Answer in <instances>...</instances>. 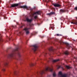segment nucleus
Segmentation results:
<instances>
[{
	"label": "nucleus",
	"mask_w": 77,
	"mask_h": 77,
	"mask_svg": "<svg viewBox=\"0 0 77 77\" xmlns=\"http://www.w3.org/2000/svg\"><path fill=\"white\" fill-rule=\"evenodd\" d=\"M16 51L17 52V53L18 56H20V53H19V51H18V47H17L15 49L13 50L11 53L8 55V58L9 59H12V58H13L14 54H15V53H16L15 52Z\"/></svg>",
	"instance_id": "1"
},
{
	"label": "nucleus",
	"mask_w": 77,
	"mask_h": 77,
	"mask_svg": "<svg viewBox=\"0 0 77 77\" xmlns=\"http://www.w3.org/2000/svg\"><path fill=\"white\" fill-rule=\"evenodd\" d=\"M51 71V72H52L53 71V69H51L50 67H47L45 69V70H42V71L41 72V74H45V71Z\"/></svg>",
	"instance_id": "2"
},
{
	"label": "nucleus",
	"mask_w": 77,
	"mask_h": 77,
	"mask_svg": "<svg viewBox=\"0 0 77 77\" xmlns=\"http://www.w3.org/2000/svg\"><path fill=\"white\" fill-rule=\"evenodd\" d=\"M59 77H67L68 76V74H62L61 72H60L58 74Z\"/></svg>",
	"instance_id": "3"
},
{
	"label": "nucleus",
	"mask_w": 77,
	"mask_h": 77,
	"mask_svg": "<svg viewBox=\"0 0 77 77\" xmlns=\"http://www.w3.org/2000/svg\"><path fill=\"white\" fill-rule=\"evenodd\" d=\"M29 29H30V28H25L24 30L26 33V35H27L30 33V31H29Z\"/></svg>",
	"instance_id": "4"
},
{
	"label": "nucleus",
	"mask_w": 77,
	"mask_h": 77,
	"mask_svg": "<svg viewBox=\"0 0 77 77\" xmlns=\"http://www.w3.org/2000/svg\"><path fill=\"white\" fill-rule=\"evenodd\" d=\"M37 49L38 45H34L32 46V50L34 51V52H35V51L37 50Z\"/></svg>",
	"instance_id": "5"
},
{
	"label": "nucleus",
	"mask_w": 77,
	"mask_h": 77,
	"mask_svg": "<svg viewBox=\"0 0 77 77\" xmlns=\"http://www.w3.org/2000/svg\"><path fill=\"white\" fill-rule=\"evenodd\" d=\"M42 12H41V11H36V12H35L34 13H33L32 14V16H34V15L35 14H38V15H41Z\"/></svg>",
	"instance_id": "6"
},
{
	"label": "nucleus",
	"mask_w": 77,
	"mask_h": 77,
	"mask_svg": "<svg viewBox=\"0 0 77 77\" xmlns=\"http://www.w3.org/2000/svg\"><path fill=\"white\" fill-rule=\"evenodd\" d=\"M20 8H24V9H26L27 10H29V8H28L26 5H24L23 6H20Z\"/></svg>",
	"instance_id": "7"
},
{
	"label": "nucleus",
	"mask_w": 77,
	"mask_h": 77,
	"mask_svg": "<svg viewBox=\"0 0 77 77\" xmlns=\"http://www.w3.org/2000/svg\"><path fill=\"white\" fill-rule=\"evenodd\" d=\"M48 50L50 51H51L52 53L53 54H54L55 53V52L54 51V50H53L52 47H51L50 48H49Z\"/></svg>",
	"instance_id": "8"
},
{
	"label": "nucleus",
	"mask_w": 77,
	"mask_h": 77,
	"mask_svg": "<svg viewBox=\"0 0 77 77\" xmlns=\"http://www.w3.org/2000/svg\"><path fill=\"white\" fill-rule=\"evenodd\" d=\"M18 5H19V4H14L11 5V7L14 8L15 7H17V6H18Z\"/></svg>",
	"instance_id": "9"
},
{
	"label": "nucleus",
	"mask_w": 77,
	"mask_h": 77,
	"mask_svg": "<svg viewBox=\"0 0 77 77\" xmlns=\"http://www.w3.org/2000/svg\"><path fill=\"white\" fill-rule=\"evenodd\" d=\"M65 44H66V47L67 48H68V49H69L70 47H71V46H70V45L67 42L65 43Z\"/></svg>",
	"instance_id": "10"
},
{
	"label": "nucleus",
	"mask_w": 77,
	"mask_h": 77,
	"mask_svg": "<svg viewBox=\"0 0 77 77\" xmlns=\"http://www.w3.org/2000/svg\"><path fill=\"white\" fill-rule=\"evenodd\" d=\"M53 5L55 7H60V6H61V5L58 4H53Z\"/></svg>",
	"instance_id": "11"
},
{
	"label": "nucleus",
	"mask_w": 77,
	"mask_h": 77,
	"mask_svg": "<svg viewBox=\"0 0 77 77\" xmlns=\"http://www.w3.org/2000/svg\"><path fill=\"white\" fill-rule=\"evenodd\" d=\"M26 20L27 22H29V23H31L32 22V19H29V18H28V17H27L26 18Z\"/></svg>",
	"instance_id": "12"
},
{
	"label": "nucleus",
	"mask_w": 77,
	"mask_h": 77,
	"mask_svg": "<svg viewBox=\"0 0 77 77\" xmlns=\"http://www.w3.org/2000/svg\"><path fill=\"white\" fill-rule=\"evenodd\" d=\"M53 14H55V13L54 12H51L50 13L47 14V15L50 16V15H53Z\"/></svg>",
	"instance_id": "13"
},
{
	"label": "nucleus",
	"mask_w": 77,
	"mask_h": 77,
	"mask_svg": "<svg viewBox=\"0 0 77 77\" xmlns=\"http://www.w3.org/2000/svg\"><path fill=\"white\" fill-rule=\"evenodd\" d=\"M66 12V10L64 9H60V13H63Z\"/></svg>",
	"instance_id": "14"
},
{
	"label": "nucleus",
	"mask_w": 77,
	"mask_h": 77,
	"mask_svg": "<svg viewBox=\"0 0 77 77\" xmlns=\"http://www.w3.org/2000/svg\"><path fill=\"white\" fill-rule=\"evenodd\" d=\"M73 24H77V20H73Z\"/></svg>",
	"instance_id": "15"
},
{
	"label": "nucleus",
	"mask_w": 77,
	"mask_h": 77,
	"mask_svg": "<svg viewBox=\"0 0 77 77\" xmlns=\"http://www.w3.org/2000/svg\"><path fill=\"white\" fill-rule=\"evenodd\" d=\"M64 53L66 55H68V54H69V52L67 51H66L64 52Z\"/></svg>",
	"instance_id": "16"
},
{
	"label": "nucleus",
	"mask_w": 77,
	"mask_h": 77,
	"mask_svg": "<svg viewBox=\"0 0 77 77\" xmlns=\"http://www.w3.org/2000/svg\"><path fill=\"white\" fill-rule=\"evenodd\" d=\"M58 61H59V59H57L56 60H53V62H58Z\"/></svg>",
	"instance_id": "17"
},
{
	"label": "nucleus",
	"mask_w": 77,
	"mask_h": 77,
	"mask_svg": "<svg viewBox=\"0 0 77 77\" xmlns=\"http://www.w3.org/2000/svg\"><path fill=\"white\" fill-rule=\"evenodd\" d=\"M57 67V69H59L60 68H61V66H59L58 65H57L56 66Z\"/></svg>",
	"instance_id": "18"
},
{
	"label": "nucleus",
	"mask_w": 77,
	"mask_h": 77,
	"mask_svg": "<svg viewBox=\"0 0 77 77\" xmlns=\"http://www.w3.org/2000/svg\"><path fill=\"white\" fill-rule=\"evenodd\" d=\"M8 65V63L5 62L4 64V66H7Z\"/></svg>",
	"instance_id": "19"
},
{
	"label": "nucleus",
	"mask_w": 77,
	"mask_h": 77,
	"mask_svg": "<svg viewBox=\"0 0 77 77\" xmlns=\"http://www.w3.org/2000/svg\"><path fill=\"white\" fill-rule=\"evenodd\" d=\"M11 27H13V28H14V29H15L16 28H17V26L16 25H15L14 26L12 25L11 26Z\"/></svg>",
	"instance_id": "20"
},
{
	"label": "nucleus",
	"mask_w": 77,
	"mask_h": 77,
	"mask_svg": "<svg viewBox=\"0 0 77 77\" xmlns=\"http://www.w3.org/2000/svg\"><path fill=\"white\" fill-rule=\"evenodd\" d=\"M53 75L54 77H55V76H56V73H55V72L53 73Z\"/></svg>",
	"instance_id": "21"
},
{
	"label": "nucleus",
	"mask_w": 77,
	"mask_h": 77,
	"mask_svg": "<svg viewBox=\"0 0 77 77\" xmlns=\"http://www.w3.org/2000/svg\"><path fill=\"white\" fill-rule=\"evenodd\" d=\"M66 68H67V69H69V68H70V67H69V66H66Z\"/></svg>",
	"instance_id": "22"
},
{
	"label": "nucleus",
	"mask_w": 77,
	"mask_h": 77,
	"mask_svg": "<svg viewBox=\"0 0 77 77\" xmlns=\"http://www.w3.org/2000/svg\"><path fill=\"white\" fill-rule=\"evenodd\" d=\"M52 29V30H54V26H52V27L51 26L49 28V29Z\"/></svg>",
	"instance_id": "23"
},
{
	"label": "nucleus",
	"mask_w": 77,
	"mask_h": 77,
	"mask_svg": "<svg viewBox=\"0 0 77 77\" xmlns=\"http://www.w3.org/2000/svg\"><path fill=\"white\" fill-rule=\"evenodd\" d=\"M34 65H35V64H34L33 63H31L30 64V66H34Z\"/></svg>",
	"instance_id": "24"
},
{
	"label": "nucleus",
	"mask_w": 77,
	"mask_h": 77,
	"mask_svg": "<svg viewBox=\"0 0 77 77\" xmlns=\"http://www.w3.org/2000/svg\"><path fill=\"white\" fill-rule=\"evenodd\" d=\"M35 19H36V18H38V16L36 15L34 17Z\"/></svg>",
	"instance_id": "25"
},
{
	"label": "nucleus",
	"mask_w": 77,
	"mask_h": 77,
	"mask_svg": "<svg viewBox=\"0 0 77 77\" xmlns=\"http://www.w3.org/2000/svg\"><path fill=\"white\" fill-rule=\"evenodd\" d=\"M57 36H62L61 35H60V34H57Z\"/></svg>",
	"instance_id": "26"
},
{
	"label": "nucleus",
	"mask_w": 77,
	"mask_h": 77,
	"mask_svg": "<svg viewBox=\"0 0 77 77\" xmlns=\"http://www.w3.org/2000/svg\"><path fill=\"white\" fill-rule=\"evenodd\" d=\"M74 10H76V11H77V7H76L75 8Z\"/></svg>",
	"instance_id": "27"
},
{
	"label": "nucleus",
	"mask_w": 77,
	"mask_h": 77,
	"mask_svg": "<svg viewBox=\"0 0 77 77\" xmlns=\"http://www.w3.org/2000/svg\"><path fill=\"white\" fill-rule=\"evenodd\" d=\"M2 71H5V69L4 68H3V69H2Z\"/></svg>",
	"instance_id": "28"
},
{
	"label": "nucleus",
	"mask_w": 77,
	"mask_h": 77,
	"mask_svg": "<svg viewBox=\"0 0 77 77\" xmlns=\"http://www.w3.org/2000/svg\"><path fill=\"white\" fill-rule=\"evenodd\" d=\"M14 75H17V73L16 72H14Z\"/></svg>",
	"instance_id": "29"
},
{
	"label": "nucleus",
	"mask_w": 77,
	"mask_h": 77,
	"mask_svg": "<svg viewBox=\"0 0 77 77\" xmlns=\"http://www.w3.org/2000/svg\"><path fill=\"white\" fill-rule=\"evenodd\" d=\"M71 24H74V22L73 21V20L72 21V22H71Z\"/></svg>",
	"instance_id": "30"
},
{
	"label": "nucleus",
	"mask_w": 77,
	"mask_h": 77,
	"mask_svg": "<svg viewBox=\"0 0 77 77\" xmlns=\"http://www.w3.org/2000/svg\"><path fill=\"white\" fill-rule=\"evenodd\" d=\"M45 54H47V53H44V55L45 56Z\"/></svg>",
	"instance_id": "31"
},
{
	"label": "nucleus",
	"mask_w": 77,
	"mask_h": 77,
	"mask_svg": "<svg viewBox=\"0 0 77 77\" xmlns=\"http://www.w3.org/2000/svg\"><path fill=\"white\" fill-rule=\"evenodd\" d=\"M17 24L18 25H19V23H17Z\"/></svg>",
	"instance_id": "32"
},
{
	"label": "nucleus",
	"mask_w": 77,
	"mask_h": 77,
	"mask_svg": "<svg viewBox=\"0 0 77 77\" xmlns=\"http://www.w3.org/2000/svg\"><path fill=\"white\" fill-rule=\"evenodd\" d=\"M17 35H18V36H19V33H18V34H17Z\"/></svg>",
	"instance_id": "33"
},
{
	"label": "nucleus",
	"mask_w": 77,
	"mask_h": 77,
	"mask_svg": "<svg viewBox=\"0 0 77 77\" xmlns=\"http://www.w3.org/2000/svg\"><path fill=\"white\" fill-rule=\"evenodd\" d=\"M44 38V36L42 37V38Z\"/></svg>",
	"instance_id": "34"
},
{
	"label": "nucleus",
	"mask_w": 77,
	"mask_h": 77,
	"mask_svg": "<svg viewBox=\"0 0 77 77\" xmlns=\"http://www.w3.org/2000/svg\"><path fill=\"white\" fill-rule=\"evenodd\" d=\"M32 35H35V34H32Z\"/></svg>",
	"instance_id": "35"
},
{
	"label": "nucleus",
	"mask_w": 77,
	"mask_h": 77,
	"mask_svg": "<svg viewBox=\"0 0 77 77\" xmlns=\"http://www.w3.org/2000/svg\"><path fill=\"white\" fill-rule=\"evenodd\" d=\"M62 68V69H63V67H61Z\"/></svg>",
	"instance_id": "36"
},
{
	"label": "nucleus",
	"mask_w": 77,
	"mask_h": 77,
	"mask_svg": "<svg viewBox=\"0 0 77 77\" xmlns=\"http://www.w3.org/2000/svg\"><path fill=\"white\" fill-rule=\"evenodd\" d=\"M22 27H23V26H22L21 27V28H22Z\"/></svg>",
	"instance_id": "37"
},
{
	"label": "nucleus",
	"mask_w": 77,
	"mask_h": 77,
	"mask_svg": "<svg viewBox=\"0 0 77 77\" xmlns=\"http://www.w3.org/2000/svg\"><path fill=\"white\" fill-rule=\"evenodd\" d=\"M76 19H77V17H76Z\"/></svg>",
	"instance_id": "38"
},
{
	"label": "nucleus",
	"mask_w": 77,
	"mask_h": 77,
	"mask_svg": "<svg viewBox=\"0 0 77 77\" xmlns=\"http://www.w3.org/2000/svg\"><path fill=\"white\" fill-rule=\"evenodd\" d=\"M20 4H21V3L20 2Z\"/></svg>",
	"instance_id": "39"
},
{
	"label": "nucleus",
	"mask_w": 77,
	"mask_h": 77,
	"mask_svg": "<svg viewBox=\"0 0 77 77\" xmlns=\"http://www.w3.org/2000/svg\"><path fill=\"white\" fill-rule=\"evenodd\" d=\"M19 33H20V31H18Z\"/></svg>",
	"instance_id": "40"
},
{
	"label": "nucleus",
	"mask_w": 77,
	"mask_h": 77,
	"mask_svg": "<svg viewBox=\"0 0 77 77\" xmlns=\"http://www.w3.org/2000/svg\"><path fill=\"white\" fill-rule=\"evenodd\" d=\"M60 54H61V53H60Z\"/></svg>",
	"instance_id": "41"
},
{
	"label": "nucleus",
	"mask_w": 77,
	"mask_h": 77,
	"mask_svg": "<svg viewBox=\"0 0 77 77\" xmlns=\"http://www.w3.org/2000/svg\"><path fill=\"white\" fill-rule=\"evenodd\" d=\"M9 40H10V38H9Z\"/></svg>",
	"instance_id": "42"
},
{
	"label": "nucleus",
	"mask_w": 77,
	"mask_h": 77,
	"mask_svg": "<svg viewBox=\"0 0 77 77\" xmlns=\"http://www.w3.org/2000/svg\"><path fill=\"white\" fill-rule=\"evenodd\" d=\"M35 33H36V32H35Z\"/></svg>",
	"instance_id": "43"
},
{
	"label": "nucleus",
	"mask_w": 77,
	"mask_h": 77,
	"mask_svg": "<svg viewBox=\"0 0 77 77\" xmlns=\"http://www.w3.org/2000/svg\"><path fill=\"white\" fill-rule=\"evenodd\" d=\"M4 18H5V17H4Z\"/></svg>",
	"instance_id": "44"
},
{
	"label": "nucleus",
	"mask_w": 77,
	"mask_h": 77,
	"mask_svg": "<svg viewBox=\"0 0 77 77\" xmlns=\"http://www.w3.org/2000/svg\"><path fill=\"white\" fill-rule=\"evenodd\" d=\"M74 41H75V40H74Z\"/></svg>",
	"instance_id": "45"
},
{
	"label": "nucleus",
	"mask_w": 77,
	"mask_h": 77,
	"mask_svg": "<svg viewBox=\"0 0 77 77\" xmlns=\"http://www.w3.org/2000/svg\"><path fill=\"white\" fill-rule=\"evenodd\" d=\"M60 44H61V43H60Z\"/></svg>",
	"instance_id": "46"
}]
</instances>
